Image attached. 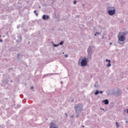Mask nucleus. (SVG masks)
Here are the masks:
<instances>
[{
    "label": "nucleus",
    "mask_w": 128,
    "mask_h": 128,
    "mask_svg": "<svg viewBox=\"0 0 128 128\" xmlns=\"http://www.w3.org/2000/svg\"><path fill=\"white\" fill-rule=\"evenodd\" d=\"M126 32H122V35L118 36V42L120 44H124V40H126Z\"/></svg>",
    "instance_id": "1"
},
{
    "label": "nucleus",
    "mask_w": 128,
    "mask_h": 128,
    "mask_svg": "<svg viewBox=\"0 0 128 128\" xmlns=\"http://www.w3.org/2000/svg\"><path fill=\"white\" fill-rule=\"evenodd\" d=\"M88 56L87 58L88 60H92V54H94V51L92 50V46H89L87 49Z\"/></svg>",
    "instance_id": "2"
},
{
    "label": "nucleus",
    "mask_w": 128,
    "mask_h": 128,
    "mask_svg": "<svg viewBox=\"0 0 128 128\" xmlns=\"http://www.w3.org/2000/svg\"><path fill=\"white\" fill-rule=\"evenodd\" d=\"M82 104H78L74 106V110L76 112L78 113L81 112L82 110Z\"/></svg>",
    "instance_id": "3"
},
{
    "label": "nucleus",
    "mask_w": 128,
    "mask_h": 128,
    "mask_svg": "<svg viewBox=\"0 0 128 128\" xmlns=\"http://www.w3.org/2000/svg\"><path fill=\"white\" fill-rule=\"evenodd\" d=\"M88 58H84L82 60L80 61V66H86L88 64Z\"/></svg>",
    "instance_id": "4"
},
{
    "label": "nucleus",
    "mask_w": 128,
    "mask_h": 128,
    "mask_svg": "<svg viewBox=\"0 0 128 128\" xmlns=\"http://www.w3.org/2000/svg\"><path fill=\"white\" fill-rule=\"evenodd\" d=\"M108 14L110 16H114L116 14V9H113L112 10H109L108 11Z\"/></svg>",
    "instance_id": "5"
},
{
    "label": "nucleus",
    "mask_w": 128,
    "mask_h": 128,
    "mask_svg": "<svg viewBox=\"0 0 128 128\" xmlns=\"http://www.w3.org/2000/svg\"><path fill=\"white\" fill-rule=\"evenodd\" d=\"M22 36L18 35L17 36V39H16V42H18H18H22Z\"/></svg>",
    "instance_id": "6"
},
{
    "label": "nucleus",
    "mask_w": 128,
    "mask_h": 128,
    "mask_svg": "<svg viewBox=\"0 0 128 128\" xmlns=\"http://www.w3.org/2000/svg\"><path fill=\"white\" fill-rule=\"evenodd\" d=\"M50 128H58V126H56L54 122L50 123Z\"/></svg>",
    "instance_id": "7"
},
{
    "label": "nucleus",
    "mask_w": 128,
    "mask_h": 128,
    "mask_svg": "<svg viewBox=\"0 0 128 128\" xmlns=\"http://www.w3.org/2000/svg\"><path fill=\"white\" fill-rule=\"evenodd\" d=\"M29 26H34V22L33 21H30L28 23Z\"/></svg>",
    "instance_id": "8"
},
{
    "label": "nucleus",
    "mask_w": 128,
    "mask_h": 128,
    "mask_svg": "<svg viewBox=\"0 0 128 128\" xmlns=\"http://www.w3.org/2000/svg\"><path fill=\"white\" fill-rule=\"evenodd\" d=\"M102 102H104V104H108V100L106 99L102 101Z\"/></svg>",
    "instance_id": "9"
},
{
    "label": "nucleus",
    "mask_w": 128,
    "mask_h": 128,
    "mask_svg": "<svg viewBox=\"0 0 128 128\" xmlns=\"http://www.w3.org/2000/svg\"><path fill=\"white\" fill-rule=\"evenodd\" d=\"M42 18L44 20H48L50 18V16H42Z\"/></svg>",
    "instance_id": "10"
},
{
    "label": "nucleus",
    "mask_w": 128,
    "mask_h": 128,
    "mask_svg": "<svg viewBox=\"0 0 128 128\" xmlns=\"http://www.w3.org/2000/svg\"><path fill=\"white\" fill-rule=\"evenodd\" d=\"M106 66L108 68L110 66H112V64H110V60H109V62H108V64H106Z\"/></svg>",
    "instance_id": "11"
},
{
    "label": "nucleus",
    "mask_w": 128,
    "mask_h": 128,
    "mask_svg": "<svg viewBox=\"0 0 128 128\" xmlns=\"http://www.w3.org/2000/svg\"><path fill=\"white\" fill-rule=\"evenodd\" d=\"M98 94H100V91L97 90L94 93V94H95V96H98Z\"/></svg>",
    "instance_id": "12"
},
{
    "label": "nucleus",
    "mask_w": 128,
    "mask_h": 128,
    "mask_svg": "<svg viewBox=\"0 0 128 128\" xmlns=\"http://www.w3.org/2000/svg\"><path fill=\"white\" fill-rule=\"evenodd\" d=\"M98 34H100V32H96L94 34V36H98Z\"/></svg>",
    "instance_id": "13"
},
{
    "label": "nucleus",
    "mask_w": 128,
    "mask_h": 128,
    "mask_svg": "<svg viewBox=\"0 0 128 128\" xmlns=\"http://www.w3.org/2000/svg\"><path fill=\"white\" fill-rule=\"evenodd\" d=\"M64 40H62L58 44L59 46H62V44H64Z\"/></svg>",
    "instance_id": "14"
},
{
    "label": "nucleus",
    "mask_w": 128,
    "mask_h": 128,
    "mask_svg": "<svg viewBox=\"0 0 128 128\" xmlns=\"http://www.w3.org/2000/svg\"><path fill=\"white\" fill-rule=\"evenodd\" d=\"M60 46V44H53L54 48H57V46Z\"/></svg>",
    "instance_id": "15"
},
{
    "label": "nucleus",
    "mask_w": 128,
    "mask_h": 128,
    "mask_svg": "<svg viewBox=\"0 0 128 128\" xmlns=\"http://www.w3.org/2000/svg\"><path fill=\"white\" fill-rule=\"evenodd\" d=\"M76 118H78V116H80V112H76Z\"/></svg>",
    "instance_id": "16"
},
{
    "label": "nucleus",
    "mask_w": 128,
    "mask_h": 128,
    "mask_svg": "<svg viewBox=\"0 0 128 128\" xmlns=\"http://www.w3.org/2000/svg\"><path fill=\"white\" fill-rule=\"evenodd\" d=\"M0 20H6V18L4 16H0Z\"/></svg>",
    "instance_id": "17"
},
{
    "label": "nucleus",
    "mask_w": 128,
    "mask_h": 128,
    "mask_svg": "<svg viewBox=\"0 0 128 128\" xmlns=\"http://www.w3.org/2000/svg\"><path fill=\"white\" fill-rule=\"evenodd\" d=\"M116 128H118V126H120V125H118V122H116Z\"/></svg>",
    "instance_id": "18"
},
{
    "label": "nucleus",
    "mask_w": 128,
    "mask_h": 128,
    "mask_svg": "<svg viewBox=\"0 0 128 128\" xmlns=\"http://www.w3.org/2000/svg\"><path fill=\"white\" fill-rule=\"evenodd\" d=\"M20 108V105L18 104L17 106L16 107V108Z\"/></svg>",
    "instance_id": "19"
},
{
    "label": "nucleus",
    "mask_w": 128,
    "mask_h": 128,
    "mask_svg": "<svg viewBox=\"0 0 128 128\" xmlns=\"http://www.w3.org/2000/svg\"><path fill=\"white\" fill-rule=\"evenodd\" d=\"M64 58H68V54H66L64 55Z\"/></svg>",
    "instance_id": "20"
},
{
    "label": "nucleus",
    "mask_w": 128,
    "mask_h": 128,
    "mask_svg": "<svg viewBox=\"0 0 128 128\" xmlns=\"http://www.w3.org/2000/svg\"><path fill=\"white\" fill-rule=\"evenodd\" d=\"M104 92L102 90L99 91V94H102Z\"/></svg>",
    "instance_id": "21"
},
{
    "label": "nucleus",
    "mask_w": 128,
    "mask_h": 128,
    "mask_svg": "<svg viewBox=\"0 0 128 128\" xmlns=\"http://www.w3.org/2000/svg\"><path fill=\"white\" fill-rule=\"evenodd\" d=\"M0 42H3L4 40H2V39H0Z\"/></svg>",
    "instance_id": "22"
},
{
    "label": "nucleus",
    "mask_w": 128,
    "mask_h": 128,
    "mask_svg": "<svg viewBox=\"0 0 128 128\" xmlns=\"http://www.w3.org/2000/svg\"><path fill=\"white\" fill-rule=\"evenodd\" d=\"M96 84H97L96 82V83L94 84V86L95 88H97V86H96Z\"/></svg>",
    "instance_id": "23"
},
{
    "label": "nucleus",
    "mask_w": 128,
    "mask_h": 128,
    "mask_svg": "<svg viewBox=\"0 0 128 128\" xmlns=\"http://www.w3.org/2000/svg\"><path fill=\"white\" fill-rule=\"evenodd\" d=\"M34 14H36V16H38V14H36V11H34Z\"/></svg>",
    "instance_id": "24"
},
{
    "label": "nucleus",
    "mask_w": 128,
    "mask_h": 128,
    "mask_svg": "<svg viewBox=\"0 0 128 128\" xmlns=\"http://www.w3.org/2000/svg\"><path fill=\"white\" fill-rule=\"evenodd\" d=\"M110 60L106 59V62H110Z\"/></svg>",
    "instance_id": "25"
},
{
    "label": "nucleus",
    "mask_w": 128,
    "mask_h": 128,
    "mask_svg": "<svg viewBox=\"0 0 128 128\" xmlns=\"http://www.w3.org/2000/svg\"><path fill=\"white\" fill-rule=\"evenodd\" d=\"M64 114L66 115V116L68 118V114L66 113H64Z\"/></svg>",
    "instance_id": "26"
},
{
    "label": "nucleus",
    "mask_w": 128,
    "mask_h": 128,
    "mask_svg": "<svg viewBox=\"0 0 128 128\" xmlns=\"http://www.w3.org/2000/svg\"><path fill=\"white\" fill-rule=\"evenodd\" d=\"M74 4H76V0L74 1Z\"/></svg>",
    "instance_id": "27"
},
{
    "label": "nucleus",
    "mask_w": 128,
    "mask_h": 128,
    "mask_svg": "<svg viewBox=\"0 0 128 128\" xmlns=\"http://www.w3.org/2000/svg\"><path fill=\"white\" fill-rule=\"evenodd\" d=\"M20 56V54H17V56H18V57Z\"/></svg>",
    "instance_id": "28"
},
{
    "label": "nucleus",
    "mask_w": 128,
    "mask_h": 128,
    "mask_svg": "<svg viewBox=\"0 0 128 128\" xmlns=\"http://www.w3.org/2000/svg\"><path fill=\"white\" fill-rule=\"evenodd\" d=\"M70 118H74V115H72V116H70Z\"/></svg>",
    "instance_id": "29"
},
{
    "label": "nucleus",
    "mask_w": 128,
    "mask_h": 128,
    "mask_svg": "<svg viewBox=\"0 0 128 128\" xmlns=\"http://www.w3.org/2000/svg\"><path fill=\"white\" fill-rule=\"evenodd\" d=\"M30 90H34V86H32V87L30 88Z\"/></svg>",
    "instance_id": "30"
},
{
    "label": "nucleus",
    "mask_w": 128,
    "mask_h": 128,
    "mask_svg": "<svg viewBox=\"0 0 128 128\" xmlns=\"http://www.w3.org/2000/svg\"><path fill=\"white\" fill-rule=\"evenodd\" d=\"M126 110L127 114H128V108H126Z\"/></svg>",
    "instance_id": "31"
},
{
    "label": "nucleus",
    "mask_w": 128,
    "mask_h": 128,
    "mask_svg": "<svg viewBox=\"0 0 128 128\" xmlns=\"http://www.w3.org/2000/svg\"><path fill=\"white\" fill-rule=\"evenodd\" d=\"M110 46H112V43L110 42Z\"/></svg>",
    "instance_id": "32"
},
{
    "label": "nucleus",
    "mask_w": 128,
    "mask_h": 128,
    "mask_svg": "<svg viewBox=\"0 0 128 128\" xmlns=\"http://www.w3.org/2000/svg\"><path fill=\"white\" fill-rule=\"evenodd\" d=\"M17 28H20V26H17Z\"/></svg>",
    "instance_id": "33"
},
{
    "label": "nucleus",
    "mask_w": 128,
    "mask_h": 128,
    "mask_svg": "<svg viewBox=\"0 0 128 128\" xmlns=\"http://www.w3.org/2000/svg\"><path fill=\"white\" fill-rule=\"evenodd\" d=\"M43 16H46V15H43Z\"/></svg>",
    "instance_id": "34"
},
{
    "label": "nucleus",
    "mask_w": 128,
    "mask_h": 128,
    "mask_svg": "<svg viewBox=\"0 0 128 128\" xmlns=\"http://www.w3.org/2000/svg\"><path fill=\"white\" fill-rule=\"evenodd\" d=\"M102 110H104V108H102Z\"/></svg>",
    "instance_id": "35"
},
{
    "label": "nucleus",
    "mask_w": 128,
    "mask_h": 128,
    "mask_svg": "<svg viewBox=\"0 0 128 128\" xmlns=\"http://www.w3.org/2000/svg\"><path fill=\"white\" fill-rule=\"evenodd\" d=\"M0 128H2V126H0Z\"/></svg>",
    "instance_id": "36"
},
{
    "label": "nucleus",
    "mask_w": 128,
    "mask_h": 128,
    "mask_svg": "<svg viewBox=\"0 0 128 128\" xmlns=\"http://www.w3.org/2000/svg\"><path fill=\"white\" fill-rule=\"evenodd\" d=\"M82 128H84V126H82Z\"/></svg>",
    "instance_id": "37"
},
{
    "label": "nucleus",
    "mask_w": 128,
    "mask_h": 128,
    "mask_svg": "<svg viewBox=\"0 0 128 128\" xmlns=\"http://www.w3.org/2000/svg\"><path fill=\"white\" fill-rule=\"evenodd\" d=\"M126 122L128 123V121H126Z\"/></svg>",
    "instance_id": "38"
},
{
    "label": "nucleus",
    "mask_w": 128,
    "mask_h": 128,
    "mask_svg": "<svg viewBox=\"0 0 128 128\" xmlns=\"http://www.w3.org/2000/svg\"><path fill=\"white\" fill-rule=\"evenodd\" d=\"M0 38H2V36L0 35Z\"/></svg>",
    "instance_id": "39"
},
{
    "label": "nucleus",
    "mask_w": 128,
    "mask_h": 128,
    "mask_svg": "<svg viewBox=\"0 0 128 128\" xmlns=\"http://www.w3.org/2000/svg\"><path fill=\"white\" fill-rule=\"evenodd\" d=\"M10 82H12V80H11Z\"/></svg>",
    "instance_id": "40"
},
{
    "label": "nucleus",
    "mask_w": 128,
    "mask_h": 128,
    "mask_svg": "<svg viewBox=\"0 0 128 128\" xmlns=\"http://www.w3.org/2000/svg\"><path fill=\"white\" fill-rule=\"evenodd\" d=\"M102 38H104V36H102Z\"/></svg>",
    "instance_id": "41"
},
{
    "label": "nucleus",
    "mask_w": 128,
    "mask_h": 128,
    "mask_svg": "<svg viewBox=\"0 0 128 128\" xmlns=\"http://www.w3.org/2000/svg\"><path fill=\"white\" fill-rule=\"evenodd\" d=\"M39 8H40V6L39 7Z\"/></svg>",
    "instance_id": "42"
},
{
    "label": "nucleus",
    "mask_w": 128,
    "mask_h": 128,
    "mask_svg": "<svg viewBox=\"0 0 128 128\" xmlns=\"http://www.w3.org/2000/svg\"><path fill=\"white\" fill-rule=\"evenodd\" d=\"M61 84H62V82H61Z\"/></svg>",
    "instance_id": "43"
},
{
    "label": "nucleus",
    "mask_w": 128,
    "mask_h": 128,
    "mask_svg": "<svg viewBox=\"0 0 128 128\" xmlns=\"http://www.w3.org/2000/svg\"><path fill=\"white\" fill-rule=\"evenodd\" d=\"M126 110H124V112H126Z\"/></svg>",
    "instance_id": "44"
},
{
    "label": "nucleus",
    "mask_w": 128,
    "mask_h": 128,
    "mask_svg": "<svg viewBox=\"0 0 128 128\" xmlns=\"http://www.w3.org/2000/svg\"><path fill=\"white\" fill-rule=\"evenodd\" d=\"M57 20L58 21V20H56V21H57Z\"/></svg>",
    "instance_id": "45"
}]
</instances>
